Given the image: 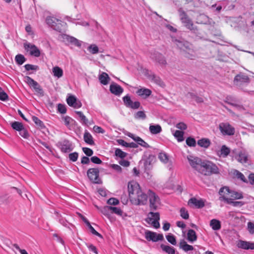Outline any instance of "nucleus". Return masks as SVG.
I'll return each mask as SVG.
<instances>
[{
	"instance_id": "obj_15",
	"label": "nucleus",
	"mask_w": 254,
	"mask_h": 254,
	"mask_svg": "<svg viewBox=\"0 0 254 254\" xmlns=\"http://www.w3.org/2000/svg\"><path fill=\"white\" fill-rule=\"evenodd\" d=\"M250 81L249 77L242 72L236 75L234 79V83L237 85H242L244 83H248Z\"/></svg>"
},
{
	"instance_id": "obj_47",
	"label": "nucleus",
	"mask_w": 254,
	"mask_h": 254,
	"mask_svg": "<svg viewBox=\"0 0 254 254\" xmlns=\"http://www.w3.org/2000/svg\"><path fill=\"white\" fill-rule=\"evenodd\" d=\"M15 60L19 65H22L26 61V58L21 54H18L15 56Z\"/></svg>"
},
{
	"instance_id": "obj_11",
	"label": "nucleus",
	"mask_w": 254,
	"mask_h": 254,
	"mask_svg": "<svg viewBox=\"0 0 254 254\" xmlns=\"http://www.w3.org/2000/svg\"><path fill=\"white\" fill-rule=\"evenodd\" d=\"M145 238L148 241L157 242L164 240V237L162 234H157L156 232L146 230L145 232Z\"/></svg>"
},
{
	"instance_id": "obj_56",
	"label": "nucleus",
	"mask_w": 254,
	"mask_h": 254,
	"mask_svg": "<svg viewBox=\"0 0 254 254\" xmlns=\"http://www.w3.org/2000/svg\"><path fill=\"white\" fill-rule=\"evenodd\" d=\"M19 134L24 138L28 139L29 137V134L27 130L24 127L22 128L19 131Z\"/></svg>"
},
{
	"instance_id": "obj_40",
	"label": "nucleus",
	"mask_w": 254,
	"mask_h": 254,
	"mask_svg": "<svg viewBox=\"0 0 254 254\" xmlns=\"http://www.w3.org/2000/svg\"><path fill=\"white\" fill-rule=\"evenodd\" d=\"M11 127L15 130L19 131L22 128L24 127L22 123L14 121L10 123Z\"/></svg>"
},
{
	"instance_id": "obj_2",
	"label": "nucleus",
	"mask_w": 254,
	"mask_h": 254,
	"mask_svg": "<svg viewBox=\"0 0 254 254\" xmlns=\"http://www.w3.org/2000/svg\"><path fill=\"white\" fill-rule=\"evenodd\" d=\"M178 12L180 20L184 24V26L193 33L197 32L198 31L197 27L194 25L192 20L189 17L183 8H179Z\"/></svg>"
},
{
	"instance_id": "obj_5",
	"label": "nucleus",
	"mask_w": 254,
	"mask_h": 254,
	"mask_svg": "<svg viewBox=\"0 0 254 254\" xmlns=\"http://www.w3.org/2000/svg\"><path fill=\"white\" fill-rule=\"evenodd\" d=\"M148 198L149 200V208L151 211L157 209L158 205L160 204L159 197L153 191L149 190L148 191Z\"/></svg>"
},
{
	"instance_id": "obj_48",
	"label": "nucleus",
	"mask_w": 254,
	"mask_h": 254,
	"mask_svg": "<svg viewBox=\"0 0 254 254\" xmlns=\"http://www.w3.org/2000/svg\"><path fill=\"white\" fill-rule=\"evenodd\" d=\"M166 239L170 244L174 246L177 245V241L176 237L174 235L172 234H169L166 236Z\"/></svg>"
},
{
	"instance_id": "obj_54",
	"label": "nucleus",
	"mask_w": 254,
	"mask_h": 254,
	"mask_svg": "<svg viewBox=\"0 0 254 254\" xmlns=\"http://www.w3.org/2000/svg\"><path fill=\"white\" fill-rule=\"evenodd\" d=\"M88 50L92 54H96L99 52L98 47L94 44L89 46L88 48Z\"/></svg>"
},
{
	"instance_id": "obj_31",
	"label": "nucleus",
	"mask_w": 254,
	"mask_h": 254,
	"mask_svg": "<svg viewBox=\"0 0 254 254\" xmlns=\"http://www.w3.org/2000/svg\"><path fill=\"white\" fill-rule=\"evenodd\" d=\"M236 158L238 162L246 163L248 161V155L245 152L241 151Z\"/></svg>"
},
{
	"instance_id": "obj_30",
	"label": "nucleus",
	"mask_w": 254,
	"mask_h": 254,
	"mask_svg": "<svg viewBox=\"0 0 254 254\" xmlns=\"http://www.w3.org/2000/svg\"><path fill=\"white\" fill-rule=\"evenodd\" d=\"M210 226L215 231L220 230L221 227L220 221L215 219H213L210 221Z\"/></svg>"
},
{
	"instance_id": "obj_34",
	"label": "nucleus",
	"mask_w": 254,
	"mask_h": 254,
	"mask_svg": "<svg viewBox=\"0 0 254 254\" xmlns=\"http://www.w3.org/2000/svg\"><path fill=\"white\" fill-rule=\"evenodd\" d=\"M99 79L101 84L107 85L109 83L110 77L107 73L102 72V73L99 75Z\"/></svg>"
},
{
	"instance_id": "obj_35",
	"label": "nucleus",
	"mask_w": 254,
	"mask_h": 254,
	"mask_svg": "<svg viewBox=\"0 0 254 254\" xmlns=\"http://www.w3.org/2000/svg\"><path fill=\"white\" fill-rule=\"evenodd\" d=\"M188 240L190 242H193L197 240V235L195 232L192 229L189 230L187 234Z\"/></svg>"
},
{
	"instance_id": "obj_8",
	"label": "nucleus",
	"mask_w": 254,
	"mask_h": 254,
	"mask_svg": "<svg viewBox=\"0 0 254 254\" xmlns=\"http://www.w3.org/2000/svg\"><path fill=\"white\" fill-rule=\"evenodd\" d=\"M25 81L30 87L34 89L35 91L41 96H43L44 92L40 84L31 77L28 76L25 77Z\"/></svg>"
},
{
	"instance_id": "obj_28",
	"label": "nucleus",
	"mask_w": 254,
	"mask_h": 254,
	"mask_svg": "<svg viewBox=\"0 0 254 254\" xmlns=\"http://www.w3.org/2000/svg\"><path fill=\"white\" fill-rule=\"evenodd\" d=\"M179 247L185 252L192 251L194 249L192 246L188 244L184 240H182L180 242Z\"/></svg>"
},
{
	"instance_id": "obj_64",
	"label": "nucleus",
	"mask_w": 254,
	"mask_h": 254,
	"mask_svg": "<svg viewBox=\"0 0 254 254\" xmlns=\"http://www.w3.org/2000/svg\"><path fill=\"white\" fill-rule=\"evenodd\" d=\"M248 230L251 234H254V224L253 222L248 223Z\"/></svg>"
},
{
	"instance_id": "obj_57",
	"label": "nucleus",
	"mask_w": 254,
	"mask_h": 254,
	"mask_svg": "<svg viewBox=\"0 0 254 254\" xmlns=\"http://www.w3.org/2000/svg\"><path fill=\"white\" fill-rule=\"evenodd\" d=\"M77 98L73 95H70L66 99V102L67 104L69 106H73V104L76 102Z\"/></svg>"
},
{
	"instance_id": "obj_1",
	"label": "nucleus",
	"mask_w": 254,
	"mask_h": 254,
	"mask_svg": "<svg viewBox=\"0 0 254 254\" xmlns=\"http://www.w3.org/2000/svg\"><path fill=\"white\" fill-rule=\"evenodd\" d=\"M127 189L129 198L131 204L135 205H144L147 203L148 194H146L142 190L137 182H128Z\"/></svg>"
},
{
	"instance_id": "obj_14",
	"label": "nucleus",
	"mask_w": 254,
	"mask_h": 254,
	"mask_svg": "<svg viewBox=\"0 0 254 254\" xmlns=\"http://www.w3.org/2000/svg\"><path fill=\"white\" fill-rule=\"evenodd\" d=\"M58 146L61 151L64 153H68L73 149L72 143L67 139H64L63 141L59 142Z\"/></svg>"
},
{
	"instance_id": "obj_42",
	"label": "nucleus",
	"mask_w": 254,
	"mask_h": 254,
	"mask_svg": "<svg viewBox=\"0 0 254 254\" xmlns=\"http://www.w3.org/2000/svg\"><path fill=\"white\" fill-rule=\"evenodd\" d=\"M53 72L54 75L58 78L61 77L63 75V69L57 66L53 68Z\"/></svg>"
},
{
	"instance_id": "obj_60",
	"label": "nucleus",
	"mask_w": 254,
	"mask_h": 254,
	"mask_svg": "<svg viewBox=\"0 0 254 254\" xmlns=\"http://www.w3.org/2000/svg\"><path fill=\"white\" fill-rule=\"evenodd\" d=\"M24 67L25 69L27 71L30 70H37L39 69V66L36 65H33L30 64H26L24 65Z\"/></svg>"
},
{
	"instance_id": "obj_52",
	"label": "nucleus",
	"mask_w": 254,
	"mask_h": 254,
	"mask_svg": "<svg viewBox=\"0 0 254 254\" xmlns=\"http://www.w3.org/2000/svg\"><path fill=\"white\" fill-rule=\"evenodd\" d=\"M134 117L136 119L145 120L146 118V115L144 111H139L134 115Z\"/></svg>"
},
{
	"instance_id": "obj_58",
	"label": "nucleus",
	"mask_w": 254,
	"mask_h": 254,
	"mask_svg": "<svg viewBox=\"0 0 254 254\" xmlns=\"http://www.w3.org/2000/svg\"><path fill=\"white\" fill-rule=\"evenodd\" d=\"M8 96L7 94L2 90L0 87V100L3 101H6L8 99Z\"/></svg>"
},
{
	"instance_id": "obj_46",
	"label": "nucleus",
	"mask_w": 254,
	"mask_h": 254,
	"mask_svg": "<svg viewBox=\"0 0 254 254\" xmlns=\"http://www.w3.org/2000/svg\"><path fill=\"white\" fill-rule=\"evenodd\" d=\"M220 152L221 155H222L223 157H226L229 154L230 152V149L226 145H223L221 147Z\"/></svg>"
},
{
	"instance_id": "obj_51",
	"label": "nucleus",
	"mask_w": 254,
	"mask_h": 254,
	"mask_svg": "<svg viewBox=\"0 0 254 254\" xmlns=\"http://www.w3.org/2000/svg\"><path fill=\"white\" fill-rule=\"evenodd\" d=\"M158 158L160 161L164 163H167L169 161V157L168 155L164 152H161L159 154Z\"/></svg>"
},
{
	"instance_id": "obj_59",
	"label": "nucleus",
	"mask_w": 254,
	"mask_h": 254,
	"mask_svg": "<svg viewBox=\"0 0 254 254\" xmlns=\"http://www.w3.org/2000/svg\"><path fill=\"white\" fill-rule=\"evenodd\" d=\"M78 157V153L76 152L71 153L68 155V158L69 160L72 162H75L77 161Z\"/></svg>"
},
{
	"instance_id": "obj_32",
	"label": "nucleus",
	"mask_w": 254,
	"mask_h": 254,
	"mask_svg": "<svg viewBox=\"0 0 254 254\" xmlns=\"http://www.w3.org/2000/svg\"><path fill=\"white\" fill-rule=\"evenodd\" d=\"M149 129L151 133L153 134L159 133L162 131L161 127L159 125H150Z\"/></svg>"
},
{
	"instance_id": "obj_12",
	"label": "nucleus",
	"mask_w": 254,
	"mask_h": 254,
	"mask_svg": "<svg viewBox=\"0 0 254 254\" xmlns=\"http://www.w3.org/2000/svg\"><path fill=\"white\" fill-rule=\"evenodd\" d=\"M123 101L124 105L129 108H131L133 110H136L140 107V103L139 101H133L131 100L130 97L129 95L123 97Z\"/></svg>"
},
{
	"instance_id": "obj_63",
	"label": "nucleus",
	"mask_w": 254,
	"mask_h": 254,
	"mask_svg": "<svg viewBox=\"0 0 254 254\" xmlns=\"http://www.w3.org/2000/svg\"><path fill=\"white\" fill-rule=\"evenodd\" d=\"M82 150L87 156H91L93 154V151L88 147H83Z\"/></svg>"
},
{
	"instance_id": "obj_3",
	"label": "nucleus",
	"mask_w": 254,
	"mask_h": 254,
	"mask_svg": "<svg viewBox=\"0 0 254 254\" xmlns=\"http://www.w3.org/2000/svg\"><path fill=\"white\" fill-rule=\"evenodd\" d=\"M199 173L205 176H210L213 174H219V170L214 163L211 161L204 160Z\"/></svg>"
},
{
	"instance_id": "obj_36",
	"label": "nucleus",
	"mask_w": 254,
	"mask_h": 254,
	"mask_svg": "<svg viewBox=\"0 0 254 254\" xmlns=\"http://www.w3.org/2000/svg\"><path fill=\"white\" fill-rule=\"evenodd\" d=\"M155 157L154 155L149 154L147 158L144 160V166L145 168H149V166L152 164V162L155 160Z\"/></svg>"
},
{
	"instance_id": "obj_10",
	"label": "nucleus",
	"mask_w": 254,
	"mask_h": 254,
	"mask_svg": "<svg viewBox=\"0 0 254 254\" xmlns=\"http://www.w3.org/2000/svg\"><path fill=\"white\" fill-rule=\"evenodd\" d=\"M148 215L151 216V217H148L145 219V221L148 223H151L152 225L156 229L160 228V225L159 223L160 220V213L159 212H154L150 211L149 212Z\"/></svg>"
},
{
	"instance_id": "obj_6",
	"label": "nucleus",
	"mask_w": 254,
	"mask_h": 254,
	"mask_svg": "<svg viewBox=\"0 0 254 254\" xmlns=\"http://www.w3.org/2000/svg\"><path fill=\"white\" fill-rule=\"evenodd\" d=\"M99 170L97 168L89 169L87 171V175L89 180L95 184H101L102 181L99 177Z\"/></svg>"
},
{
	"instance_id": "obj_24",
	"label": "nucleus",
	"mask_w": 254,
	"mask_h": 254,
	"mask_svg": "<svg viewBox=\"0 0 254 254\" xmlns=\"http://www.w3.org/2000/svg\"><path fill=\"white\" fill-rule=\"evenodd\" d=\"M65 39L67 42L71 44V45H73L78 48H80L81 47L82 42L74 37L66 35Z\"/></svg>"
},
{
	"instance_id": "obj_33",
	"label": "nucleus",
	"mask_w": 254,
	"mask_h": 254,
	"mask_svg": "<svg viewBox=\"0 0 254 254\" xmlns=\"http://www.w3.org/2000/svg\"><path fill=\"white\" fill-rule=\"evenodd\" d=\"M83 138L84 141L89 144V145H94V141L93 140V138L91 134L88 132V131H85L84 136Z\"/></svg>"
},
{
	"instance_id": "obj_50",
	"label": "nucleus",
	"mask_w": 254,
	"mask_h": 254,
	"mask_svg": "<svg viewBox=\"0 0 254 254\" xmlns=\"http://www.w3.org/2000/svg\"><path fill=\"white\" fill-rule=\"evenodd\" d=\"M150 78L152 81H153L157 84L162 86L164 84L163 82L161 79L159 77L155 75L154 74L150 75Z\"/></svg>"
},
{
	"instance_id": "obj_4",
	"label": "nucleus",
	"mask_w": 254,
	"mask_h": 254,
	"mask_svg": "<svg viewBox=\"0 0 254 254\" xmlns=\"http://www.w3.org/2000/svg\"><path fill=\"white\" fill-rule=\"evenodd\" d=\"M46 22L54 30L60 33L64 31L65 25L66 24V23L53 16H48Z\"/></svg>"
},
{
	"instance_id": "obj_17",
	"label": "nucleus",
	"mask_w": 254,
	"mask_h": 254,
	"mask_svg": "<svg viewBox=\"0 0 254 254\" xmlns=\"http://www.w3.org/2000/svg\"><path fill=\"white\" fill-rule=\"evenodd\" d=\"M224 102L232 106L237 108L239 110L244 109L242 105L238 104V100L232 96H227L225 98Z\"/></svg>"
},
{
	"instance_id": "obj_19",
	"label": "nucleus",
	"mask_w": 254,
	"mask_h": 254,
	"mask_svg": "<svg viewBox=\"0 0 254 254\" xmlns=\"http://www.w3.org/2000/svg\"><path fill=\"white\" fill-rule=\"evenodd\" d=\"M237 247L244 250H254V243L243 240H239L237 243Z\"/></svg>"
},
{
	"instance_id": "obj_62",
	"label": "nucleus",
	"mask_w": 254,
	"mask_h": 254,
	"mask_svg": "<svg viewBox=\"0 0 254 254\" xmlns=\"http://www.w3.org/2000/svg\"><path fill=\"white\" fill-rule=\"evenodd\" d=\"M58 111L61 114H65L66 112V108L64 105L59 104L58 105Z\"/></svg>"
},
{
	"instance_id": "obj_16",
	"label": "nucleus",
	"mask_w": 254,
	"mask_h": 254,
	"mask_svg": "<svg viewBox=\"0 0 254 254\" xmlns=\"http://www.w3.org/2000/svg\"><path fill=\"white\" fill-rule=\"evenodd\" d=\"M24 48L27 51H30V54L35 57H39L40 56V51L39 49L34 44L29 43L24 44Z\"/></svg>"
},
{
	"instance_id": "obj_29",
	"label": "nucleus",
	"mask_w": 254,
	"mask_h": 254,
	"mask_svg": "<svg viewBox=\"0 0 254 254\" xmlns=\"http://www.w3.org/2000/svg\"><path fill=\"white\" fill-rule=\"evenodd\" d=\"M184 56L190 60H194L195 58V52L193 49L192 46L188 49L187 51L184 52Z\"/></svg>"
},
{
	"instance_id": "obj_41",
	"label": "nucleus",
	"mask_w": 254,
	"mask_h": 254,
	"mask_svg": "<svg viewBox=\"0 0 254 254\" xmlns=\"http://www.w3.org/2000/svg\"><path fill=\"white\" fill-rule=\"evenodd\" d=\"M62 119L64 122V125L68 128H70L71 124L74 122V120L68 116H62Z\"/></svg>"
},
{
	"instance_id": "obj_44",
	"label": "nucleus",
	"mask_w": 254,
	"mask_h": 254,
	"mask_svg": "<svg viewBox=\"0 0 254 254\" xmlns=\"http://www.w3.org/2000/svg\"><path fill=\"white\" fill-rule=\"evenodd\" d=\"M174 135L179 142L183 141L184 140V132L182 131L179 130H176L174 133Z\"/></svg>"
},
{
	"instance_id": "obj_43",
	"label": "nucleus",
	"mask_w": 254,
	"mask_h": 254,
	"mask_svg": "<svg viewBox=\"0 0 254 254\" xmlns=\"http://www.w3.org/2000/svg\"><path fill=\"white\" fill-rule=\"evenodd\" d=\"M75 113L78 116L80 119V122L83 125H86L88 124V119L84 115L83 113L81 111H75Z\"/></svg>"
},
{
	"instance_id": "obj_53",
	"label": "nucleus",
	"mask_w": 254,
	"mask_h": 254,
	"mask_svg": "<svg viewBox=\"0 0 254 254\" xmlns=\"http://www.w3.org/2000/svg\"><path fill=\"white\" fill-rule=\"evenodd\" d=\"M180 215L182 218L184 219H188L189 218V214L188 210L185 207H182L180 210Z\"/></svg>"
},
{
	"instance_id": "obj_37",
	"label": "nucleus",
	"mask_w": 254,
	"mask_h": 254,
	"mask_svg": "<svg viewBox=\"0 0 254 254\" xmlns=\"http://www.w3.org/2000/svg\"><path fill=\"white\" fill-rule=\"evenodd\" d=\"M32 121L34 122V123L37 126V127L40 129H43L45 128V126L43 122L41 121L38 117L36 116H32Z\"/></svg>"
},
{
	"instance_id": "obj_20",
	"label": "nucleus",
	"mask_w": 254,
	"mask_h": 254,
	"mask_svg": "<svg viewBox=\"0 0 254 254\" xmlns=\"http://www.w3.org/2000/svg\"><path fill=\"white\" fill-rule=\"evenodd\" d=\"M194 205L196 208H201L205 205L204 201L202 199H197L195 197L190 198L188 201V205Z\"/></svg>"
},
{
	"instance_id": "obj_23",
	"label": "nucleus",
	"mask_w": 254,
	"mask_h": 254,
	"mask_svg": "<svg viewBox=\"0 0 254 254\" xmlns=\"http://www.w3.org/2000/svg\"><path fill=\"white\" fill-rule=\"evenodd\" d=\"M128 136L133 139L136 143L138 145H140V146L144 147L145 148H149L150 147L149 145L146 143L145 141H144L142 138H141L139 136H135L132 133H129L127 134Z\"/></svg>"
},
{
	"instance_id": "obj_13",
	"label": "nucleus",
	"mask_w": 254,
	"mask_h": 254,
	"mask_svg": "<svg viewBox=\"0 0 254 254\" xmlns=\"http://www.w3.org/2000/svg\"><path fill=\"white\" fill-rule=\"evenodd\" d=\"M225 190L227 191V194H230L231 197L234 199H239L243 198L244 197L243 193L241 192H238L231 190L228 187H223L221 188L219 191V194L222 195L223 191Z\"/></svg>"
},
{
	"instance_id": "obj_9",
	"label": "nucleus",
	"mask_w": 254,
	"mask_h": 254,
	"mask_svg": "<svg viewBox=\"0 0 254 254\" xmlns=\"http://www.w3.org/2000/svg\"><path fill=\"white\" fill-rule=\"evenodd\" d=\"M219 129L224 135H233L235 133V129L229 123H221L219 125Z\"/></svg>"
},
{
	"instance_id": "obj_21",
	"label": "nucleus",
	"mask_w": 254,
	"mask_h": 254,
	"mask_svg": "<svg viewBox=\"0 0 254 254\" xmlns=\"http://www.w3.org/2000/svg\"><path fill=\"white\" fill-rule=\"evenodd\" d=\"M110 92L117 95L120 96L124 91L123 88L117 83H112L110 86Z\"/></svg>"
},
{
	"instance_id": "obj_18",
	"label": "nucleus",
	"mask_w": 254,
	"mask_h": 254,
	"mask_svg": "<svg viewBox=\"0 0 254 254\" xmlns=\"http://www.w3.org/2000/svg\"><path fill=\"white\" fill-rule=\"evenodd\" d=\"M150 58L152 60L160 64L166 65L167 64L165 57L159 52H155L153 54H151Z\"/></svg>"
},
{
	"instance_id": "obj_22",
	"label": "nucleus",
	"mask_w": 254,
	"mask_h": 254,
	"mask_svg": "<svg viewBox=\"0 0 254 254\" xmlns=\"http://www.w3.org/2000/svg\"><path fill=\"white\" fill-rule=\"evenodd\" d=\"M220 200H224L227 204H231L234 207H241L244 205L245 203L243 201H233V199L229 198L228 197H225V196H223L222 197H220Z\"/></svg>"
},
{
	"instance_id": "obj_7",
	"label": "nucleus",
	"mask_w": 254,
	"mask_h": 254,
	"mask_svg": "<svg viewBox=\"0 0 254 254\" xmlns=\"http://www.w3.org/2000/svg\"><path fill=\"white\" fill-rule=\"evenodd\" d=\"M187 159L190 166L194 170L199 173L204 160L198 157L192 155L188 156Z\"/></svg>"
},
{
	"instance_id": "obj_39",
	"label": "nucleus",
	"mask_w": 254,
	"mask_h": 254,
	"mask_svg": "<svg viewBox=\"0 0 254 254\" xmlns=\"http://www.w3.org/2000/svg\"><path fill=\"white\" fill-rule=\"evenodd\" d=\"M197 144L200 146L206 148L210 146V141L208 138H201L198 140Z\"/></svg>"
},
{
	"instance_id": "obj_25",
	"label": "nucleus",
	"mask_w": 254,
	"mask_h": 254,
	"mask_svg": "<svg viewBox=\"0 0 254 254\" xmlns=\"http://www.w3.org/2000/svg\"><path fill=\"white\" fill-rule=\"evenodd\" d=\"M151 93L152 91L151 90L145 88H140L136 91V94L144 99H146Z\"/></svg>"
},
{
	"instance_id": "obj_38",
	"label": "nucleus",
	"mask_w": 254,
	"mask_h": 254,
	"mask_svg": "<svg viewBox=\"0 0 254 254\" xmlns=\"http://www.w3.org/2000/svg\"><path fill=\"white\" fill-rule=\"evenodd\" d=\"M234 176L238 179L240 180L244 183H248L247 179L246 178L243 173L239 171L238 170H235L233 172Z\"/></svg>"
},
{
	"instance_id": "obj_49",
	"label": "nucleus",
	"mask_w": 254,
	"mask_h": 254,
	"mask_svg": "<svg viewBox=\"0 0 254 254\" xmlns=\"http://www.w3.org/2000/svg\"><path fill=\"white\" fill-rule=\"evenodd\" d=\"M115 154L116 156L119 157L121 159L125 158L127 155V154L126 152L123 151L120 148L116 149Z\"/></svg>"
},
{
	"instance_id": "obj_45",
	"label": "nucleus",
	"mask_w": 254,
	"mask_h": 254,
	"mask_svg": "<svg viewBox=\"0 0 254 254\" xmlns=\"http://www.w3.org/2000/svg\"><path fill=\"white\" fill-rule=\"evenodd\" d=\"M110 212L111 213H114L119 216H122L123 211L119 207L110 206Z\"/></svg>"
},
{
	"instance_id": "obj_55",
	"label": "nucleus",
	"mask_w": 254,
	"mask_h": 254,
	"mask_svg": "<svg viewBox=\"0 0 254 254\" xmlns=\"http://www.w3.org/2000/svg\"><path fill=\"white\" fill-rule=\"evenodd\" d=\"M187 144L190 147H194L196 145V141L194 138L188 137L186 139Z\"/></svg>"
},
{
	"instance_id": "obj_27",
	"label": "nucleus",
	"mask_w": 254,
	"mask_h": 254,
	"mask_svg": "<svg viewBox=\"0 0 254 254\" xmlns=\"http://www.w3.org/2000/svg\"><path fill=\"white\" fill-rule=\"evenodd\" d=\"M160 248L162 250L167 254H175L176 249L169 245L161 244Z\"/></svg>"
},
{
	"instance_id": "obj_26",
	"label": "nucleus",
	"mask_w": 254,
	"mask_h": 254,
	"mask_svg": "<svg viewBox=\"0 0 254 254\" xmlns=\"http://www.w3.org/2000/svg\"><path fill=\"white\" fill-rule=\"evenodd\" d=\"M186 97L191 100H194L197 103H202L204 102L202 98L192 92H189L186 94Z\"/></svg>"
},
{
	"instance_id": "obj_61",
	"label": "nucleus",
	"mask_w": 254,
	"mask_h": 254,
	"mask_svg": "<svg viewBox=\"0 0 254 254\" xmlns=\"http://www.w3.org/2000/svg\"><path fill=\"white\" fill-rule=\"evenodd\" d=\"M107 203L111 205H116L119 203V200L116 198L112 197L108 200Z\"/></svg>"
}]
</instances>
